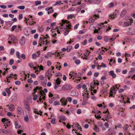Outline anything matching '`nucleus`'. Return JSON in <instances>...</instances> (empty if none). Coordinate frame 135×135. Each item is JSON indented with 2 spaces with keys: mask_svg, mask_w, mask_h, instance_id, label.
<instances>
[{
  "mask_svg": "<svg viewBox=\"0 0 135 135\" xmlns=\"http://www.w3.org/2000/svg\"><path fill=\"white\" fill-rule=\"evenodd\" d=\"M72 88L71 85L69 84H67L64 85L62 87L61 89L62 90L66 91L70 90Z\"/></svg>",
  "mask_w": 135,
  "mask_h": 135,
  "instance_id": "f257e3e1",
  "label": "nucleus"
},
{
  "mask_svg": "<svg viewBox=\"0 0 135 135\" xmlns=\"http://www.w3.org/2000/svg\"><path fill=\"white\" fill-rule=\"evenodd\" d=\"M60 102L62 103L61 105H65L67 104V100H66L64 98H62L60 100Z\"/></svg>",
  "mask_w": 135,
  "mask_h": 135,
  "instance_id": "f03ea898",
  "label": "nucleus"
},
{
  "mask_svg": "<svg viewBox=\"0 0 135 135\" xmlns=\"http://www.w3.org/2000/svg\"><path fill=\"white\" fill-rule=\"evenodd\" d=\"M99 83H96L95 81V80H94L93 82H92L91 83L90 87L92 88H94L95 86V85H97L98 86L99 85Z\"/></svg>",
  "mask_w": 135,
  "mask_h": 135,
  "instance_id": "7ed1b4c3",
  "label": "nucleus"
},
{
  "mask_svg": "<svg viewBox=\"0 0 135 135\" xmlns=\"http://www.w3.org/2000/svg\"><path fill=\"white\" fill-rule=\"evenodd\" d=\"M7 106L8 107L9 109V111H13L14 110L15 107L13 104H11L9 105H8Z\"/></svg>",
  "mask_w": 135,
  "mask_h": 135,
  "instance_id": "20e7f679",
  "label": "nucleus"
},
{
  "mask_svg": "<svg viewBox=\"0 0 135 135\" xmlns=\"http://www.w3.org/2000/svg\"><path fill=\"white\" fill-rule=\"evenodd\" d=\"M25 39L24 36H22L21 37L20 39V43L21 45L23 46L25 44Z\"/></svg>",
  "mask_w": 135,
  "mask_h": 135,
  "instance_id": "39448f33",
  "label": "nucleus"
},
{
  "mask_svg": "<svg viewBox=\"0 0 135 135\" xmlns=\"http://www.w3.org/2000/svg\"><path fill=\"white\" fill-rule=\"evenodd\" d=\"M108 73L113 78H115L116 76V75L114 73V71H110Z\"/></svg>",
  "mask_w": 135,
  "mask_h": 135,
  "instance_id": "423d86ee",
  "label": "nucleus"
},
{
  "mask_svg": "<svg viewBox=\"0 0 135 135\" xmlns=\"http://www.w3.org/2000/svg\"><path fill=\"white\" fill-rule=\"evenodd\" d=\"M79 0H75L74 1L73 3L75 4L73 5L72 6H76L77 5H79L81 4V2L80 1L79 2Z\"/></svg>",
  "mask_w": 135,
  "mask_h": 135,
  "instance_id": "0eeeda50",
  "label": "nucleus"
},
{
  "mask_svg": "<svg viewBox=\"0 0 135 135\" xmlns=\"http://www.w3.org/2000/svg\"><path fill=\"white\" fill-rule=\"evenodd\" d=\"M126 10L125 9H124L120 13V16L122 17H123L126 13Z\"/></svg>",
  "mask_w": 135,
  "mask_h": 135,
  "instance_id": "6e6552de",
  "label": "nucleus"
},
{
  "mask_svg": "<svg viewBox=\"0 0 135 135\" xmlns=\"http://www.w3.org/2000/svg\"><path fill=\"white\" fill-rule=\"evenodd\" d=\"M14 124H15V128L17 129L21 127V125L19 124L18 122L17 121L15 122H14Z\"/></svg>",
  "mask_w": 135,
  "mask_h": 135,
  "instance_id": "1a4fd4ad",
  "label": "nucleus"
},
{
  "mask_svg": "<svg viewBox=\"0 0 135 135\" xmlns=\"http://www.w3.org/2000/svg\"><path fill=\"white\" fill-rule=\"evenodd\" d=\"M11 40L13 42L15 43L16 42L15 41L16 40V37L14 36H12L10 37Z\"/></svg>",
  "mask_w": 135,
  "mask_h": 135,
  "instance_id": "9d476101",
  "label": "nucleus"
},
{
  "mask_svg": "<svg viewBox=\"0 0 135 135\" xmlns=\"http://www.w3.org/2000/svg\"><path fill=\"white\" fill-rule=\"evenodd\" d=\"M79 125L78 123L76 124H74L72 126V127L73 128H74L75 127H77V128L79 129L80 127H79Z\"/></svg>",
  "mask_w": 135,
  "mask_h": 135,
  "instance_id": "9b49d317",
  "label": "nucleus"
},
{
  "mask_svg": "<svg viewBox=\"0 0 135 135\" xmlns=\"http://www.w3.org/2000/svg\"><path fill=\"white\" fill-rule=\"evenodd\" d=\"M93 129L96 132H98L99 131V128L97 125H95Z\"/></svg>",
  "mask_w": 135,
  "mask_h": 135,
  "instance_id": "f8f14e48",
  "label": "nucleus"
},
{
  "mask_svg": "<svg viewBox=\"0 0 135 135\" xmlns=\"http://www.w3.org/2000/svg\"><path fill=\"white\" fill-rule=\"evenodd\" d=\"M131 25V23H130L129 22H127L124 23L123 26L124 27H126L130 25Z\"/></svg>",
  "mask_w": 135,
  "mask_h": 135,
  "instance_id": "ddd939ff",
  "label": "nucleus"
},
{
  "mask_svg": "<svg viewBox=\"0 0 135 135\" xmlns=\"http://www.w3.org/2000/svg\"><path fill=\"white\" fill-rule=\"evenodd\" d=\"M58 118L59 119L65 121V116L63 115H60L58 117Z\"/></svg>",
  "mask_w": 135,
  "mask_h": 135,
  "instance_id": "4468645a",
  "label": "nucleus"
},
{
  "mask_svg": "<svg viewBox=\"0 0 135 135\" xmlns=\"http://www.w3.org/2000/svg\"><path fill=\"white\" fill-rule=\"evenodd\" d=\"M22 110V108L20 107H18L17 110L18 112V113L20 114L22 112L21 111Z\"/></svg>",
  "mask_w": 135,
  "mask_h": 135,
  "instance_id": "2eb2a0df",
  "label": "nucleus"
},
{
  "mask_svg": "<svg viewBox=\"0 0 135 135\" xmlns=\"http://www.w3.org/2000/svg\"><path fill=\"white\" fill-rule=\"evenodd\" d=\"M61 82L59 78H58L56 80L55 84L59 85Z\"/></svg>",
  "mask_w": 135,
  "mask_h": 135,
  "instance_id": "dca6fc26",
  "label": "nucleus"
},
{
  "mask_svg": "<svg viewBox=\"0 0 135 135\" xmlns=\"http://www.w3.org/2000/svg\"><path fill=\"white\" fill-rule=\"evenodd\" d=\"M116 36L115 35H113L112 37L110 39V42H112L114 41L116 38Z\"/></svg>",
  "mask_w": 135,
  "mask_h": 135,
  "instance_id": "f3484780",
  "label": "nucleus"
},
{
  "mask_svg": "<svg viewBox=\"0 0 135 135\" xmlns=\"http://www.w3.org/2000/svg\"><path fill=\"white\" fill-rule=\"evenodd\" d=\"M25 107L26 109L28 111L30 110V108L29 105L27 104H25Z\"/></svg>",
  "mask_w": 135,
  "mask_h": 135,
  "instance_id": "a211bd4d",
  "label": "nucleus"
},
{
  "mask_svg": "<svg viewBox=\"0 0 135 135\" xmlns=\"http://www.w3.org/2000/svg\"><path fill=\"white\" fill-rule=\"evenodd\" d=\"M117 85H115L112 88H111L110 89L112 90L113 91H115V89H119V88H118L117 87Z\"/></svg>",
  "mask_w": 135,
  "mask_h": 135,
  "instance_id": "6ab92c4d",
  "label": "nucleus"
},
{
  "mask_svg": "<svg viewBox=\"0 0 135 135\" xmlns=\"http://www.w3.org/2000/svg\"><path fill=\"white\" fill-rule=\"evenodd\" d=\"M95 19H96V18H95V19H94L93 18L91 17L89 19V22L90 23H92L94 21V20Z\"/></svg>",
  "mask_w": 135,
  "mask_h": 135,
  "instance_id": "aec40b11",
  "label": "nucleus"
},
{
  "mask_svg": "<svg viewBox=\"0 0 135 135\" xmlns=\"http://www.w3.org/2000/svg\"><path fill=\"white\" fill-rule=\"evenodd\" d=\"M104 40L105 42H107L108 40L110 39L109 37L107 36H105L104 37Z\"/></svg>",
  "mask_w": 135,
  "mask_h": 135,
  "instance_id": "412c9836",
  "label": "nucleus"
},
{
  "mask_svg": "<svg viewBox=\"0 0 135 135\" xmlns=\"http://www.w3.org/2000/svg\"><path fill=\"white\" fill-rule=\"evenodd\" d=\"M129 128V126L127 124H126L124 127L123 129L125 131L127 130L128 128Z\"/></svg>",
  "mask_w": 135,
  "mask_h": 135,
  "instance_id": "4be33fe9",
  "label": "nucleus"
},
{
  "mask_svg": "<svg viewBox=\"0 0 135 135\" xmlns=\"http://www.w3.org/2000/svg\"><path fill=\"white\" fill-rule=\"evenodd\" d=\"M54 12V10L52 7L49 8V11L48 12V13L49 14L50 13H52Z\"/></svg>",
  "mask_w": 135,
  "mask_h": 135,
  "instance_id": "5701e85b",
  "label": "nucleus"
},
{
  "mask_svg": "<svg viewBox=\"0 0 135 135\" xmlns=\"http://www.w3.org/2000/svg\"><path fill=\"white\" fill-rule=\"evenodd\" d=\"M72 48V46H69L67 48L66 50H67L68 52H69L70 51Z\"/></svg>",
  "mask_w": 135,
  "mask_h": 135,
  "instance_id": "b1692460",
  "label": "nucleus"
},
{
  "mask_svg": "<svg viewBox=\"0 0 135 135\" xmlns=\"http://www.w3.org/2000/svg\"><path fill=\"white\" fill-rule=\"evenodd\" d=\"M10 122L8 120H7L5 123L6 124L7 126L8 127L10 125Z\"/></svg>",
  "mask_w": 135,
  "mask_h": 135,
  "instance_id": "393cba45",
  "label": "nucleus"
},
{
  "mask_svg": "<svg viewBox=\"0 0 135 135\" xmlns=\"http://www.w3.org/2000/svg\"><path fill=\"white\" fill-rule=\"evenodd\" d=\"M80 61L79 59H76L75 61V62L77 65L79 64H80Z\"/></svg>",
  "mask_w": 135,
  "mask_h": 135,
  "instance_id": "a878e982",
  "label": "nucleus"
},
{
  "mask_svg": "<svg viewBox=\"0 0 135 135\" xmlns=\"http://www.w3.org/2000/svg\"><path fill=\"white\" fill-rule=\"evenodd\" d=\"M124 82L125 84H132L131 82L130 81L128 80H125Z\"/></svg>",
  "mask_w": 135,
  "mask_h": 135,
  "instance_id": "bb28decb",
  "label": "nucleus"
},
{
  "mask_svg": "<svg viewBox=\"0 0 135 135\" xmlns=\"http://www.w3.org/2000/svg\"><path fill=\"white\" fill-rule=\"evenodd\" d=\"M16 55L18 59L20 58V53L18 51H17L16 52Z\"/></svg>",
  "mask_w": 135,
  "mask_h": 135,
  "instance_id": "cd10ccee",
  "label": "nucleus"
},
{
  "mask_svg": "<svg viewBox=\"0 0 135 135\" xmlns=\"http://www.w3.org/2000/svg\"><path fill=\"white\" fill-rule=\"evenodd\" d=\"M53 54H52L50 52H48L47 54V55L49 57H51L52 56Z\"/></svg>",
  "mask_w": 135,
  "mask_h": 135,
  "instance_id": "c85d7f7f",
  "label": "nucleus"
},
{
  "mask_svg": "<svg viewBox=\"0 0 135 135\" xmlns=\"http://www.w3.org/2000/svg\"><path fill=\"white\" fill-rule=\"evenodd\" d=\"M53 104L54 105H59L60 104L59 102L55 101L54 102Z\"/></svg>",
  "mask_w": 135,
  "mask_h": 135,
  "instance_id": "c756f323",
  "label": "nucleus"
},
{
  "mask_svg": "<svg viewBox=\"0 0 135 135\" xmlns=\"http://www.w3.org/2000/svg\"><path fill=\"white\" fill-rule=\"evenodd\" d=\"M116 14H113L110 15L109 17L111 18L114 19V18L115 16H116Z\"/></svg>",
  "mask_w": 135,
  "mask_h": 135,
  "instance_id": "7c9ffc66",
  "label": "nucleus"
},
{
  "mask_svg": "<svg viewBox=\"0 0 135 135\" xmlns=\"http://www.w3.org/2000/svg\"><path fill=\"white\" fill-rule=\"evenodd\" d=\"M66 21H67V20H62V23L61 24L60 23V25L62 26H63V24H64L65 23H66Z\"/></svg>",
  "mask_w": 135,
  "mask_h": 135,
  "instance_id": "2f4dec72",
  "label": "nucleus"
},
{
  "mask_svg": "<svg viewBox=\"0 0 135 135\" xmlns=\"http://www.w3.org/2000/svg\"><path fill=\"white\" fill-rule=\"evenodd\" d=\"M37 55L35 54H33L32 55V59H35L36 57H37Z\"/></svg>",
  "mask_w": 135,
  "mask_h": 135,
  "instance_id": "473e14b6",
  "label": "nucleus"
},
{
  "mask_svg": "<svg viewBox=\"0 0 135 135\" xmlns=\"http://www.w3.org/2000/svg\"><path fill=\"white\" fill-rule=\"evenodd\" d=\"M14 63V60L13 59H11L9 61V64L11 65H12Z\"/></svg>",
  "mask_w": 135,
  "mask_h": 135,
  "instance_id": "72a5a7b5",
  "label": "nucleus"
},
{
  "mask_svg": "<svg viewBox=\"0 0 135 135\" xmlns=\"http://www.w3.org/2000/svg\"><path fill=\"white\" fill-rule=\"evenodd\" d=\"M6 91L7 92L8 95H9L10 94V93H11V92L10 90H9V89L7 88L6 89Z\"/></svg>",
  "mask_w": 135,
  "mask_h": 135,
  "instance_id": "f704fd0d",
  "label": "nucleus"
},
{
  "mask_svg": "<svg viewBox=\"0 0 135 135\" xmlns=\"http://www.w3.org/2000/svg\"><path fill=\"white\" fill-rule=\"evenodd\" d=\"M52 70L51 69H49L48 71H47V72H46L47 73V74H51L52 73Z\"/></svg>",
  "mask_w": 135,
  "mask_h": 135,
  "instance_id": "c9c22d12",
  "label": "nucleus"
},
{
  "mask_svg": "<svg viewBox=\"0 0 135 135\" xmlns=\"http://www.w3.org/2000/svg\"><path fill=\"white\" fill-rule=\"evenodd\" d=\"M15 50L13 49H11V52L10 54L11 55H12L14 52Z\"/></svg>",
  "mask_w": 135,
  "mask_h": 135,
  "instance_id": "e433bc0d",
  "label": "nucleus"
},
{
  "mask_svg": "<svg viewBox=\"0 0 135 135\" xmlns=\"http://www.w3.org/2000/svg\"><path fill=\"white\" fill-rule=\"evenodd\" d=\"M18 8L21 9H23L25 8V7L23 6H21L18 7Z\"/></svg>",
  "mask_w": 135,
  "mask_h": 135,
  "instance_id": "4c0bfd02",
  "label": "nucleus"
},
{
  "mask_svg": "<svg viewBox=\"0 0 135 135\" xmlns=\"http://www.w3.org/2000/svg\"><path fill=\"white\" fill-rule=\"evenodd\" d=\"M71 25L70 24H69L68 25H66V27L65 28L64 27V29L66 28L67 29V28H68L69 29H70L71 28Z\"/></svg>",
  "mask_w": 135,
  "mask_h": 135,
  "instance_id": "58836bf2",
  "label": "nucleus"
},
{
  "mask_svg": "<svg viewBox=\"0 0 135 135\" xmlns=\"http://www.w3.org/2000/svg\"><path fill=\"white\" fill-rule=\"evenodd\" d=\"M46 126L48 129H49L51 127V124L50 123H47L46 124Z\"/></svg>",
  "mask_w": 135,
  "mask_h": 135,
  "instance_id": "ea45409f",
  "label": "nucleus"
},
{
  "mask_svg": "<svg viewBox=\"0 0 135 135\" xmlns=\"http://www.w3.org/2000/svg\"><path fill=\"white\" fill-rule=\"evenodd\" d=\"M33 110H34V112L35 113L37 114H40L38 112V110L37 109L35 108H34L33 109Z\"/></svg>",
  "mask_w": 135,
  "mask_h": 135,
  "instance_id": "a19ab883",
  "label": "nucleus"
},
{
  "mask_svg": "<svg viewBox=\"0 0 135 135\" xmlns=\"http://www.w3.org/2000/svg\"><path fill=\"white\" fill-rule=\"evenodd\" d=\"M55 118H53L51 120V122L52 123L54 124L55 123Z\"/></svg>",
  "mask_w": 135,
  "mask_h": 135,
  "instance_id": "79ce46f5",
  "label": "nucleus"
},
{
  "mask_svg": "<svg viewBox=\"0 0 135 135\" xmlns=\"http://www.w3.org/2000/svg\"><path fill=\"white\" fill-rule=\"evenodd\" d=\"M74 15H68V17L67 19L68 20L69 18H72L73 17Z\"/></svg>",
  "mask_w": 135,
  "mask_h": 135,
  "instance_id": "37998d69",
  "label": "nucleus"
},
{
  "mask_svg": "<svg viewBox=\"0 0 135 135\" xmlns=\"http://www.w3.org/2000/svg\"><path fill=\"white\" fill-rule=\"evenodd\" d=\"M62 1H60L58 2H57L56 3L55 5H61Z\"/></svg>",
  "mask_w": 135,
  "mask_h": 135,
  "instance_id": "c03bdc74",
  "label": "nucleus"
},
{
  "mask_svg": "<svg viewBox=\"0 0 135 135\" xmlns=\"http://www.w3.org/2000/svg\"><path fill=\"white\" fill-rule=\"evenodd\" d=\"M113 90H111L110 89V94H110V95L109 96V97H113Z\"/></svg>",
  "mask_w": 135,
  "mask_h": 135,
  "instance_id": "a18cd8bd",
  "label": "nucleus"
},
{
  "mask_svg": "<svg viewBox=\"0 0 135 135\" xmlns=\"http://www.w3.org/2000/svg\"><path fill=\"white\" fill-rule=\"evenodd\" d=\"M95 117L97 119H99L101 118V116L96 114L95 115Z\"/></svg>",
  "mask_w": 135,
  "mask_h": 135,
  "instance_id": "49530a36",
  "label": "nucleus"
},
{
  "mask_svg": "<svg viewBox=\"0 0 135 135\" xmlns=\"http://www.w3.org/2000/svg\"><path fill=\"white\" fill-rule=\"evenodd\" d=\"M21 57L23 59H25L26 58L25 55V54H22L21 55Z\"/></svg>",
  "mask_w": 135,
  "mask_h": 135,
  "instance_id": "de8ad7c7",
  "label": "nucleus"
},
{
  "mask_svg": "<svg viewBox=\"0 0 135 135\" xmlns=\"http://www.w3.org/2000/svg\"><path fill=\"white\" fill-rule=\"evenodd\" d=\"M18 19L19 20H21L23 18L22 15V14H20L19 15Z\"/></svg>",
  "mask_w": 135,
  "mask_h": 135,
  "instance_id": "09e8293b",
  "label": "nucleus"
},
{
  "mask_svg": "<svg viewBox=\"0 0 135 135\" xmlns=\"http://www.w3.org/2000/svg\"><path fill=\"white\" fill-rule=\"evenodd\" d=\"M96 4H99L101 2V0H94Z\"/></svg>",
  "mask_w": 135,
  "mask_h": 135,
  "instance_id": "8fccbe9b",
  "label": "nucleus"
},
{
  "mask_svg": "<svg viewBox=\"0 0 135 135\" xmlns=\"http://www.w3.org/2000/svg\"><path fill=\"white\" fill-rule=\"evenodd\" d=\"M106 65H105L103 62H102V65H101L100 66V67H102L103 68H105L106 67Z\"/></svg>",
  "mask_w": 135,
  "mask_h": 135,
  "instance_id": "3c124183",
  "label": "nucleus"
},
{
  "mask_svg": "<svg viewBox=\"0 0 135 135\" xmlns=\"http://www.w3.org/2000/svg\"><path fill=\"white\" fill-rule=\"evenodd\" d=\"M41 3V2L40 1H37L35 2V4L36 6L38 5V4H40Z\"/></svg>",
  "mask_w": 135,
  "mask_h": 135,
  "instance_id": "603ef678",
  "label": "nucleus"
},
{
  "mask_svg": "<svg viewBox=\"0 0 135 135\" xmlns=\"http://www.w3.org/2000/svg\"><path fill=\"white\" fill-rule=\"evenodd\" d=\"M40 94L41 95H46V94L44 93V91H40Z\"/></svg>",
  "mask_w": 135,
  "mask_h": 135,
  "instance_id": "864d4df0",
  "label": "nucleus"
},
{
  "mask_svg": "<svg viewBox=\"0 0 135 135\" xmlns=\"http://www.w3.org/2000/svg\"><path fill=\"white\" fill-rule=\"evenodd\" d=\"M16 25L13 26L12 28L11 31H14V29L16 28Z\"/></svg>",
  "mask_w": 135,
  "mask_h": 135,
  "instance_id": "5fc2aeb1",
  "label": "nucleus"
},
{
  "mask_svg": "<svg viewBox=\"0 0 135 135\" xmlns=\"http://www.w3.org/2000/svg\"><path fill=\"white\" fill-rule=\"evenodd\" d=\"M69 31L68 30H66L64 32V34L65 35H67L69 33Z\"/></svg>",
  "mask_w": 135,
  "mask_h": 135,
  "instance_id": "6e6d98bb",
  "label": "nucleus"
},
{
  "mask_svg": "<svg viewBox=\"0 0 135 135\" xmlns=\"http://www.w3.org/2000/svg\"><path fill=\"white\" fill-rule=\"evenodd\" d=\"M75 9V8L74 7H71L68 10L69 11H74Z\"/></svg>",
  "mask_w": 135,
  "mask_h": 135,
  "instance_id": "4d7b16f0",
  "label": "nucleus"
},
{
  "mask_svg": "<svg viewBox=\"0 0 135 135\" xmlns=\"http://www.w3.org/2000/svg\"><path fill=\"white\" fill-rule=\"evenodd\" d=\"M28 117L27 116H26L24 117V120L26 122H27L28 121Z\"/></svg>",
  "mask_w": 135,
  "mask_h": 135,
  "instance_id": "13d9d810",
  "label": "nucleus"
},
{
  "mask_svg": "<svg viewBox=\"0 0 135 135\" xmlns=\"http://www.w3.org/2000/svg\"><path fill=\"white\" fill-rule=\"evenodd\" d=\"M104 125L107 128H109V125L108 123H104Z\"/></svg>",
  "mask_w": 135,
  "mask_h": 135,
  "instance_id": "bf43d9fd",
  "label": "nucleus"
},
{
  "mask_svg": "<svg viewBox=\"0 0 135 135\" xmlns=\"http://www.w3.org/2000/svg\"><path fill=\"white\" fill-rule=\"evenodd\" d=\"M47 65L49 66H50L51 64V61L49 60L47 62Z\"/></svg>",
  "mask_w": 135,
  "mask_h": 135,
  "instance_id": "052dcab7",
  "label": "nucleus"
},
{
  "mask_svg": "<svg viewBox=\"0 0 135 135\" xmlns=\"http://www.w3.org/2000/svg\"><path fill=\"white\" fill-rule=\"evenodd\" d=\"M28 65L31 68H33V64L32 63H29L28 64Z\"/></svg>",
  "mask_w": 135,
  "mask_h": 135,
  "instance_id": "680f3d73",
  "label": "nucleus"
},
{
  "mask_svg": "<svg viewBox=\"0 0 135 135\" xmlns=\"http://www.w3.org/2000/svg\"><path fill=\"white\" fill-rule=\"evenodd\" d=\"M67 99L68 100L69 102H71L72 100V98L70 97H68L67 98Z\"/></svg>",
  "mask_w": 135,
  "mask_h": 135,
  "instance_id": "e2e57ef3",
  "label": "nucleus"
},
{
  "mask_svg": "<svg viewBox=\"0 0 135 135\" xmlns=\"http://www.w3.org/2000/svg\"><path fill=\"white\" fill-rule=\"evenodd\" d=\"M56 75L57 76H62V74L60 72H58L56 73Z\"/></svg>",
  "mask_w": 135,
  "mask_h": 135,
  "instance_id": "0e129e2a",
  "label": "nucleus"
},
{
  "mask_svg": "<svg viewBox=\"0 0 135 135\" xmlns=\"http://www.w3.org/2000/svg\"><path fill=\"white\" fill-rule=\"evenodd\" d=\"M21 83V82L19 81H16L15 82V84L16 85H20Z\"/></svg>",
  "mask_w": 135,
  "mask_h": 135,
  "instance_id": "69168bd1",
  "label": "nucleus"
},
{
  "mask_svg": "<svg viewBox=\"0 0 135 135\" xmlns=\"http://www.w3.org/2000/svg\"><path fill=\"white\" fill-rule=\"evenodd\" d=\"M39 31L40 32H42L43 30V28L42 27H39L38 28Z\"/></svg>",
  "mask_w": 135,
  "mask_h": 135,
  "instance_id": "338daca9",
  "label": "nucleus"
},
{
  "mask_svg": "<svg viewBox=\"0 0 135 135\" xmlns=\"http://www.w3.org/2000/svg\"><path fill=\"white\" fill-rule=\"evenodd\" d=\"M98 124L99 127H101L103 125L102 123L100 122H98Z\"/></svg>",
  "mask_w": 135,
  "mask_h": 135,
  "instance_id": "774afa93",
  "label": "nucleus"
}]
</instances>
